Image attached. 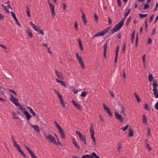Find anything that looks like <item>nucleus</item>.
<instances>
[{"label": "nucleus", "instance_id": "f257e3e1", "mask_svg": "<svg viewBox=\"0 0 158 158\" xmlns=\"http://www.w3.org/2000/svg\"><path fill=\"white\" fill-rule=\"evenodd\" d=\"M126 17L124 16V17L110 31V33L113 34L119 30L123 26Z\"/></svg>", "mask_w": 158, "mask_h": 158}, {"label": "nucleus", "instance_id": "f03ea898", "mask_svg": "<svg viewBox=\"0 0 158 158\" xmlns=\"http://www.w3.org/2000/svg\"><path fill=\"white\" fill-rule=\"evenodd\" d=\"M110 30V28L108 27L101 31L100 32H99L94 35L92 37L91 39L93 40L94 39V38L97 36H103L107 33Z\"/></svg>", "mask_w": 158, "mask_h": 158}, {"label": "nucleus", "instance_id": "7ed1b4c3", "mask_svg": "<svg viewBox=\"0 0 158 158\" xmlns=\"http://www.w3.org/2000/svg\"><path fill=\"white\" fill-rule=\"evenodd\" d=\"M11 138L13 140L14 146L17 148L19 152L22 155H23L24 157H26V155L24 153V152L21 150L19 145L17 144L16 141L15 140L14 138L12 135H11Z\"/></svg>", "mask_w": 158, "mask_h": 158}, {"label": "nucleus", "instance_id": "20e7f679", "mask_svg": "<svg viewBox=\"0 0 158 158\" xmlns=\"http://www.w3.org/2000/svg\"><path fill=\"white\" fill-rule=\"evenodd\" d=\"M76 134L78 135L80 140H81L83 142L85 145L86 140L85 136L82 135L80 131H78L77 130L76 131Z\"/></svg>", "mask_w": 158, "mask_h": 158}, {"label": "nucleus", "instance_id": "39448f33", "mask_svg": "<svg viewBox=\"0 0 158 158\" xmlns=\"http://www.w3.org/2000/svg\"><path fill=\"white\" fill-rule=\"evenodd\" d=\"M46 138L48 141L50 142L53 144L56 143L55 138L51 135H48L47 136H46Z\"/></svg>", "mask_w": 158, "mask_h": 158}, {"label": "nucleus", "instance_id": "423d86ee", "mask_svg": "<svg viewBox=\"0 0 158 158\" xmlns=\"http://www.w3.org/2000/svg\"><path fill=\"white\" fill-rule=\"evenodd\" d=\"M114 115L116 118L120 122H123L124 120V118L122 117L121 115L117 112L114 113Z\"/></svg>", "mask_w": 158, "mask_h": 158}, {"label": "nucleus", "instance_id": "0eeeda50", "mask_svg": "<svg viewBox=\"0 0 158 158\" xmlns=\"http://www.w3.org/2000/svg\"><path fill=\"white\" fill-rule=\"evenodd\" d=\"M103 109L105 110L106 112L110 116H112V114L110 109L106 106V105L105 104H103Z\"/></svg>", "mask_w": 158, "mask_h": 158}, {"label": "nucleus", "instance_id": "6e6552de", "mask_svg": "<svg viewBox=\"0 0 158 158\" xmlns=\"http://www.w3.org/2000/svg\"><path fill=\"white\" fill-rule=\"evenodd\" d=\"M55 71L56 75L58 78H60L61 79H63V75L61 73L57 71L56 69H55Z\"/></svg>", "mask_w": 158, "mask_h": 158}, {"label": "nucleus", "instance_id": "1a4fd4ad", "mask_svg": "<svg viewBox=\"0 0 158 158\" xmlns=\"http://www.w3.org/2000/svg\"><path fill=\"white\" fill-rule=\"evenodd\" d=\"M57 95H58V98H59L60 104L62 105L63 107H65V106L64 104V101L62 98V95L59 93L57 94Z\"/></svg>", "mask_w": 158, "mask_h": 158}, {"label": "nucleus", "instance_id": "9d476101", "mask_svg": "<svg viewBox=\"0 0 158 158\" xmlns=\"http://www.w3.org/2000/svg\"><path fill=\"white\" fill-rule=\"evenodd\" d=\"M23 113L26 116V119L27 120H29L31 117V116L29 113L27 111H23Z\"/></svg>", "mask_w": 158, "mask_h": 158}, {"label": "nucleus", "instance_id": "9b49d317", "mask_svg": "<svg viewBox=\"0 0 158 158\" xmlns=\"http://www.w3.org/2000/svg\"><path fill=\"white\" fill-rule=\"evenodd\" d=\"M10 13H11V15L13 18L15 20L16 23L19 26H20V24L18 21V19L16 17L15 15L12 11H11Z\"/></svg>", "mask_w": 158, "mask_h": 158}, {"label": "nucleus", "instance_id": "f8f14e48", "mask_svg": "<svg viewBox=\"0 0 158 158\" xmlns=\"http://www.w3.org/2000/svg\"><path fill=\"white\" fill-rule=\"evenodd\" d=\"M72 102L74 105L78 110H81V108L80 104H78L76 103L74 100H72Z\"/></svg>", "mask_w": 158, "mask_h": 158}, {"label": "nucleus", "instance_id": "ddd939ff", "mask_svg": "<svg viewBox=\"0 0 158 158\" xmlns=\"http://www.w3.org/2000/svg\"><path fill=\"white\" fill-rule=\"evenodd\" d=\"M30 126L31 127L33 128L34 129L35 131L37 132H39L40 131V130L39 129V128L38 126L37 125H32L30 124Z\"/></svg>", "mask_w": 158, "mask_h": 158}, {"label": "nucleus", "instance_id": "4468645a", "mask_svg": "<svg viewBox=\"0 0 158 158\" xmlns=\"http://www.w3.org/2000/svg\"><path fill=\"white\" fill-rule=\"evenodd\" d=\"M59 132L60 134L61 137L62 138L64 139L65 138L64 133L63 129L61 127L58 129Z\"/></svg>", "mask_w": 158, "mask_h": 158}, {"label": "nucleus", "instance_id": "2eb2a0df", "mask_svg": "<svg viewBox=\"0 0 158 158\" xmlns=\"http://www.w3.org/2000/svg\"><path fill=\"white\" fill-rule=\"evenodd\" d=\"M119 51V46L118 45L116 47V49L115 52V56L114 62L116 63L117 62L118 59V55Z\"/></svg>", "mask_w": 158, "mask_h": 158}, {"label": "nucleus", "instance_id": "dca6fc26", "mask_svg": "<svg viewBox=\"0 0 158 158\" xmlns=\"http://www.w3.org/2000/svg\"><path fill=\"white\" fill-rule=\"evenodd\" d=\"M10 101L12 102L15 106H17L18 103H19L18 102V100L16 98H15L13 99H10Z\"/></svg>", "mask_w": 158, "mask_h": 158}, {"label": "nucleus", "instance_id": "f3484780", "mask_svg": "<svg viewBox=\"0 0 158 158\" xmlns=\"http://www.w3.org/2000/svg\"><path fill=\"white\" fill-rule=\"evenodd\" d=\"M89 131L90 132L91 135H94V129L93 128V126L92 124L90 125Z\"/></svg>", "mask_w": 158, "mask_h": 158}, {"label": "nucleus", "instance_id": "a211bd4d", "mask_svg": "<svg viewBox=\"0 0 158 158\" xmlns=\"http://www.w3.org/2000/svg\"><path fill=\"white\" fill-rule=\"evenodd\" d=\"M153 90H156L157 89V87L158 86V84H157V81H154L153 83Z\"/></svg>", "mask_w": 158, "mask_h": 158}, {"label": "nucleus", "instance_id": "6ab92c4d", "mask_svg": "<svg viewBox=\"0 0 158 158\" xmlns=\"http://www.w3.org/2000/svg\"><path fill=\"white\" fill-rule=\"evenodd\" d=\"M129 132L128 135L130 137H132L133 135V131L131 127H130L128 129Z\"/></svg>", "mask_w": 158, "mask_h": 158}, {"label": "nucleus", "instance_id": "aec40b11", "mask_svg": "<svg viewBox=\"0 0 158 158\" xmlns=\"http://www.w3.org/2000/svg\"><path fill=\"white\" fill-rule=\"evenodd\" d=\"M107 43H105L103 44V48H104V52H103V55L104 56H105V57H106V50L107 49Z\"/></svg>", "mask_w": 158, "mask_h": 158}, {"label": "nucleus", "instance_id": "412c9836", "mask_svg": "<svg viewBox=\"0 0 158 158\" xmlns=\"http://www.w3.org/2000/svg\"><path fill=\"white\" fill-rule=\"evenodd\" d=\"M78 60L79 63L81 65L82 69H84L85 68V66L84 63L82 60V59H80V60Z\"/></svg>", "mask_w": 158, "mask_h": 158}, {"label": "nucleus", "instance_id": "4be33fe9", "mask_svg": "<svg viewBox=\"0 0 158 158\" xmlns=\"http://www.w3.org/2000/svg\"><path fill=\"white\" fill-rule=\"evenodd\" d=\"M27 108L29 110L30 113H31L34 116H35L36 115L35 113L31 108L29 107H27Z\"/></svg>", "mask_w": 158, "mask_h": 158}, {"label": "nucleus", "instance_id": "5701e85b", "mask_svg": "<svg viewBox=\"0 0 158 158\" xmlns=\"http://www.w3.org/2000/svg\"><path fill=\"white\" fill-rule=\"evenodd\" d=\"M81 158H94L92 157V153L91 155H83Z\"/></svg>", "mask_w": 158, "mask_h": 158}, {"label": "nucleus", "instance_id": "b1692460", "mask_svg": "<svg viewBox=\"0 0 158 158\" xmlns=\"http://www.w3.org/2000/svg\"><path fill=\"white\" fill-rule=\"evenodd\" d=\"M77 41L78 43V44L80 48V49L81 50H82L83 49V47L82 46V44H81V40L79 38H78L77 39Z\"/></svg>", "mask_w": 158, "mask_h": 158}, {"label": "nucleus", "instance_id": "393cba45", "mask_svg": "<svg viewBox=\"0 0 158 158\" xmlns=\"http://www.w3.org/2000/svg\"><path fill=\"white\" fill-rule=\"evenodd\" d=\"M135 31L134 30L133 31L131 35V41L132 43H134V39L135 38Z\"/></svg>", "mask_w": 158, "mask_h": 158}, {"label": "nucleus", "instance_id": "a878e982", "mask_svg": "<svg viewBox=\"0 0 158 158\" xmlns=\"http://www.w3.org/2000/svg\"><path fill=\"white\" fill-rule=\"evenodd\" d=\"M73 143L74 145L77 148V149H80L79 146L77 144L74 139L73 140Z\"/></svg>", "mask_w": 158, "mask_h": 158}, {"label": "nucleus", "instance_id": "bb28decb", "mask_svg": "<svg viewBox=\"0 0 158 158\" xmlns=\"http://www.w3.org/2000/svg\"><path fill=\"white\" fill-rule=\"evenodd\" d=\"M139 40V35L138 34H137L136 36L135 40V47H137L138 45V41Z\"/></svg>", "mask_w": 158, "mask_h": 158}, {"label": "nucleus", "instance_id": "cd10ccee", "mask_svg": "<svg viewBox=\"0 0 158 158\" xmlns=\"http://www.w3.org/2000/svg\"><path fill=\"white\" fill-rule=\"evenodd\" d=\"M148 80L149 81L151 82L153 81V77H152V75L151 74H149L148 75Z\"/></svg>", "mask_w": 158, "mask_h": 158}, {"label": "nucleus", "instance_id": "c85d7f7f", "mask_svg": "<svg viewBox=\"0 0 158 158\" xmlns=\"http://www.w3.org/2000/svg\"><path fill=\"white\" fill-rule=\"evenodd\" d=\"M26 13L28 17H30L31 16V15L30 14V11L29 10V8L27 6H26Z\"/></svg>", "mask_w": 158, "mask_h": 158}, {"label": "nucleus", "instance_id": "c756f323", "mask_svg": "<svg viewBox=\"0 0 158 158\" xmlns=\"http://www.w3.org/2000/svg\"><path fill=\"white\" fill-rule=\"evenodd\" d=\"M143 123H145L147 122V117L145 114H143L142 116Z\"/></svg>", "mask_w": 158, "mask_h": 158}, {"label": "nucleus", "instance_id": "7c9ffc66", "mask_svg": "<svg viewBox=\"0 0 158 158\" xmlns=\"http://www.w3.org/2000/svg\"><path fill=\"white\" fill-rule=\"evenodd\" d=\"M134 94L135 97L137 99V102H140L141 101L138 96L136 94L135 92L134 93Z\"/></svg>", "mask_w": 158, "mask_h": 158}, {"label": "nucleus", "instance_id": "2f4dec72", "mask_svg": "<svg viewBox=\"0 0 158 158\" xmlns=\"http://www.w3.org/2000/svg\"><path fill=\"white\" fill-rule=\"evenodd\" d=\"M157 89L156 90H153V94L154 95L155 97L156 98H158V91L157 92Z\"/></svg>", "mask_w": 158, "mask_h": 158}, {"label": "nucleus", "instance_id": "473e14b6", "mask_svg": "<svg viewBox=\"0 0 158 158\" xmlns=\"http://www.w3.org/2000/svg\"><path fill=\"white\" fill-rule=\"evenodd\" d=\"M139 15L141 19H142L144 17H147L148 16V15L147 14H143L141 13H139Z\"/></svg>", "mask_w": 158, "mask_h": 158}, {"label": "nucleus", "instance_id": "72a5a7b5", "mask_svg": "<svg viewBox=\"0 0 158 158\" xmlns=\"http://www.w3.org/2000/svg\"><path fill=\"white\" fill-rule=\"evenodd\" d=\"M48 4L50 8H51V10H53L54 9V6L53 4L50 2H48Z\"/></svg>", "mask_w": 158, "mask_h": 158}, {"label": "nucleus", "instance_id": "f704fd0d", "mask_svg": "<svg viewBox=\"0 0 158 158\" xmlns=\"http://www.w3.org/2000/svg\"><path fill=\"white\" fill-rule=\"evenodd\" d=\"M128 127L129 125H127L125 126L121 127L120 129L123 130V131H125L128 128Z\"/></svg>", "mask_w": 158, "mask_h": 158}, {"label": "nucleus", "instance_id": "c9c22d12", "mask_svg": "<svg viewBox=\"0 0 158 158\" xmlns=\"http://www.w3.org/2000/svg\"><path fill=\"white\" fill-rule=\"evenodd\" d=\"M117 149L118 152H120V150L122 147L121 143H118L117 144Z\"/></svg>", "mask_w": 158, "mask_h": 158}, {"label": "nucleus", "instance_id": "e433bc0d", "mask_svg": "<svg viewBox=\"0 0 158 158\" xmlns=\"http://www.w3.org/2000/svg\"><path fill=\"white\" fill-rule=\"evenodd\" d=\"M27 32L28 34V35H29V37L30 38H32V34L31 31L28 30L27 31Z\"/></svg>", "mask_w": 158, "mask_h": 158}, {"label": "nucleus", "instance_id": "4c0bfd02", "mask_svg": "<svg viewBox=\"0 0 158 158\" xmlns=\"http://www.w3.org/2000/svg\"><path fill=\"white\" fill-rule=\"evenodd\" d=\"M92 157H94L95 158H99V156H97L96 154L94 152L92 153Z\"/></svg>", "mask_w": 158, "mask_h": 158}, {"label": "nucleus", "instance_id": "58836bf2", "mask_svg": "<svg viewBox=\"0 0 158 158\" xmlns=\"http://www.w3.org/2000/svg\"><path fill=\"white\" fill-rule=\"evenodd\" d=\"M131 11L130 9L127 10V11H126V13L124 14V16L125 17H127V16L129 15Z\"/></svg>", "mask_w": 158, "mask_h": 158}, {"label": "nucleus", "instance_id": "ea45409f", "mask_svg": "<svg viewBox=\"0 0 158 158\" xmlns=\"http://www.w3.org/2000/svg\"><path fill=\"white\" fill-rule=\"evenodd\" d=\"M40 27L38 26L37 25H35V27L34 28V29L36 31L38 32V31L40 30Z\"/></svg>", "mask_w": 158, "mask_h": 158}, {"label": "nucleus", "instance_id": "a19ab883", "mask_svg": "<svg viewBox=\"0 0 158 158\" xmlns=\"http://www.w3.org/2000/svg\"><path fill=\"white\" fill-rule=\"evenodd\" d=\"M17 106L19 107V109L22 111L23 110V109L24 107L23 106L20 105V103H18V105Z\"/></svg>", "mask_w": 158, "mask_h": 158}, {"label": "nucleus", "instance_id": "79ce46f5", "mask_svg": "<svg viewBox=\"0 0 158 158\" xmlns=\"http://www.w3.org/2000/svg\"><path fill=\"white\" fill-rule=\"evenodd\" d=\"M87 94V93L86 92H82L81 95L83 97H85Z\"/></svg>", "mask_w": 158, "mask_h": 158}, {"label": "nucleus", "instance_id": "37998d69", "mask_svg": "<svg viewBox=\"0 0 158 158\" xmlns=\"http://www.w3.org/2000/svg\"><path fill=\"white\" fill-rule=\"evenodd\" d=\"M149 7V4L148 3H145L143 6V9L146 10L148 9Z\"/></svg>", "mask_w": 158, "mask_h": 158}, {"label": "nucleus", "instance_id": "c03bdc74", "mask_svg": "<svg viewBox=\"0 0 158 158\" xmlns=\"http://www.w3.org/2000/svg\"><path fill=\"white\" fill-rule=\"evenodd\" d=\"M120 109L121 110V111H120V113H123V112L124 111V108L123 106L122 105H120Z\"/></svg>", "mask_w": 158, "mask_h": 158}, {"label": "nucleus", "instance_id": "a18cd8bd", "mask_svg": "<svg viewBox=\"0 0 158 158\" xmlns=\"http://www.w3.org/2000/svg\"><path fill=\"white\" fill-rule=\"evenodd\" d=\"M146 148H148L149 151H150L152 150V148L150 146L149 143L147 144V145H146Z\"/></svg>", "mask_w": 158, "mask_h": 158}, {"label": "nucleus", "instance_id": "49530a36", "mask_svg": "<svg viewBox=\"0 0 158 158\" xmlns=\"http://www.w3.org/2000/svg\"><path fill=\"white\" fill-rule=\"evenodd\" d=\"M54 124H55V125L56 126V127L58 129H60V128L61 127L60 126H59L57 123L55 121H54Z\"/></svg>", "mask_w": 158, "mask_h": 158}, {"label": "nucleus", "instance_id": "de8ad7c7", "mask_svg": "<svg viewBox=\"0 0 158 158\" xmlns=\"http://www.w3.org/2000/svg\"><path fill=\"white\" fill-rule=\"evenodd\" d=\"M76 56L78 60H80L82 59L81 57L79 56V54L78 53H76Z\"/></svg>", "mask_w": 158, "mask_h": 158}, {"label": "nucleus", "instance_id": "09e8293b", "mask_svg": "<svg viewBox=\"0 0 158 158\" xmlns=\"http://www.w3.org/2000/svg\"><path fill=\"white\" fill-rule=\"evenodd\" d=\"M144 108L146 110H148V111L150 110V109L148 107L147 103H145L144 105Z\"/></svg>", "mask_w": 158, "mask_h": 158}, {"label": "nucleus", "instance_id": "8fccbe9b", "mask_svg": "<svg viewBox=\"0 0 158 158\" xmlns=\"http://www.w3.org/2000/svg\"><path fill=\"white\" fill-rule=\"evenodd\" d=\"M2 6L4 10H6L7 12H9V11L7 10L6 7L5 6H4L3 4L2 5Z\"/></svg>", "mask_w": 158, "mask_h": 158}, {"label": "nucleus", "instance_id": "3c124183", "mask_svg": "<svg viewBox=\"0 0 158 158\" xmlns=\"http://www.w3.org/2000/svg\"><path fill=\"white\" fill-rule=\"evenodd\" d=\"M25 147H26V149H27V150L28 152H29V154H30V153H31V152H32L31 151L30 148H29V147H27V146H26V145H25Z\"/></svg>", "mask_w": 158, "mask_h": 158}, {"label": "nucleus", "instance_id": "603ef678", "mask_svg": "<svg viewBox=\"0 0 158 158\" xmlns=\"http://www.w3.org/2000/svg\"><path fill=\"white\" fill-rule=\"evenodd\" d=\"M25 147H26V149H27V150L28 152H29V154H30V153H31V152H32L31 151L30 148H29V147H27V146H26V145H25Z\"/></svg>", "mask_w": 158, "mask_h": 158}, {"label": "nucleus", "instance_id": "864d4df0", "mask_svg": "<svg viewBox=\"0 0 158 158\" xmlns=\"http://www.w3.org/2000/svg\"><path fill=\"white\" fill-rule=\"evenodd\" d=\"M94 18L95 19V20L96 22H97L98 19V16L96 15L94 13Z\"/></svg>", "mask_w": 158, "mask_h": 158}, {"label": "nucleus", "instance_id": "5fc2aeb1", "mask_svg": "<svg viewBox=\"0 0 158 158\" xmlns=\"http://www.w3.org/2000/svg\"><path fill=\"white\" fill-rule=\"evenodd\" d=\"M30 154L31 155V157L32 158H36V156H35V154L33 152H31Z\"/></svg>", "mask_w": 158, "mask_h": 158}, {"label": "nucleus", "instance_id": "6e6d98bb", "mask_svg": "<svg viewBox=\"0 0 158 158\" xmlns=\"http://www.w3.org/2000/svg\"><path fill=\"white\" fill-rule=\"evenodd\" d=\"M51 11L52 13V15L53 17H54L55 15V13L54 11V9L53 10H51Z\"/></svg>", "mask_w": 158, "mask_h": 158}, {"label": "nucleus", "instance_id": "4d7b16f0", "mask_svg": "<svg viewBox=\"0 0 158 158\" xmlns=\"http://www.w3.org/2000/svg\"><path fill=\"white\" fill-rule=\"evenodd\" d=\"M9 91L10 92L13 93V94H15V95H16V96L17 95L16 93L13 90L11 89H9Z\"/></svg>", "mask_w": 158, "mask_h": 158}, {"label": "nucleus", "instance_id": "13d9d810", "mask_svg": "<svg viewBox=\"0 0 158 158\" xmlns=\"http://www.w3.org/2000/svg\"><path fill=\"white\" fill-rule=\"evenodd\" d=\"M145 56H146V55L144 54L142 57L143 63H144V66H145Z\"/></svg>", "mask_w": 158, "mask_h": 158}, {"label": "nucleus", "instance_id": "bf43d9fd", "mask_svg": "<svg viewBox=\"0 0 158 158\" xmlns=\"http://www.w3.org/2000/svg\"><path fill=\"white\" fill-rule=\"evenodd\" d=\"M12 114L13 115V118H15V119H17L18 118L16 116V114H15L14 113V112H12Z\"/></svg>", "mask_w": 158, "mask_h": 158}, {"label": "nucleus", "instance_id": "052dcab7", "mask_svg": "<svg viewBox=\"0 0 158 158\" xmlns=\"http://www.w3.org/2000/svg\"><path fill=\"white\" fill-rule=\"evenodd\" d=\"M60 83L62 85L64 86H66L64 81H61Z\"/></svg>", "mask_w": 158, "mask_h": 158}, {"label": "nucleus", "instance_id": "680f3d73", "mask_svg": "<svg viewBox=\"0 0 158 158\" xmlns=\"http://www.w3.org/2000/svg\"><path fill=\"white\" fill-rule=\"evenodd\" d=\"M30 24L31 26L32 27V28L33 29L35 27V24L31 22H30Z\"/></svg>", "mask_w": 158, "mask_h": 158}, {"label": "nucleus", "instance_id": "e2e57ef3", "mask_svg": "<svg viewBox=\"0 0 158 158\" xmlns=\"http://www.w3.org/2000/svg\"><path fill=\"white\" fill-rule=\"evenodd\" d=\"M118 5V6L120 7L121 6V2L120 0H117Z\"/></svg>", "mask_w": 158, "mask_h": 158}, {"label": "nucleus", "instance_id": "0e129e2a", "mask_svg": "<svg viewBox=\"0 0 158 158\" xmlns=\"http://www.w3.org/2000/svg\"><path fill=\"white\" fill-rule=\"evenodd\" d=\"M155 107L157 110H158V101H157L156 102V103L155 104Z\"/></svg>", "mask_w": 158, "mask_h": 158}, {"label": "nucleus", "instance_id": "69168bd1", "mask_svg": "<svg viewBox=\"0 0 158 158\" xmlns=\"http://www.w3.org/2000/svg\"><path fill=\"white\" fill-rule=\"evenodd\" d=\"M63 10L64 11L66 9V5H65V4L64 3H63Z\"/></svg>", "mask_w": 158, "mask_h": 158}, {"label": "nucleus", "instance_id": "338daca9", "mask_svg": "<svg viewBox=\"0 0 158 158\" xmlns=\"http://www.w3.org/2000/svg\"><path fill=\"white\" fill-rule=\"evenodd\" d=\"M108 24L109 25H110L111 23L112 20L110 17H108Z\"/></svg>", "mask_w": 158, "mask_h": 158}, {"label": "nucleus", "instance_id": "774afa93", "mask_svg": "<svg viewBox=\"0 0 158 158\" xmlns=\"http://www.w3.org/2000/svg\"><path fill=\"white\" fill-rule=\"evenodd\" d=\"M156 29L155 28H154L153 31H152V35H154V34H155V33H156Z\"/></svg>", "mask_w": 158, "mask_h": 158}]
</instances>
